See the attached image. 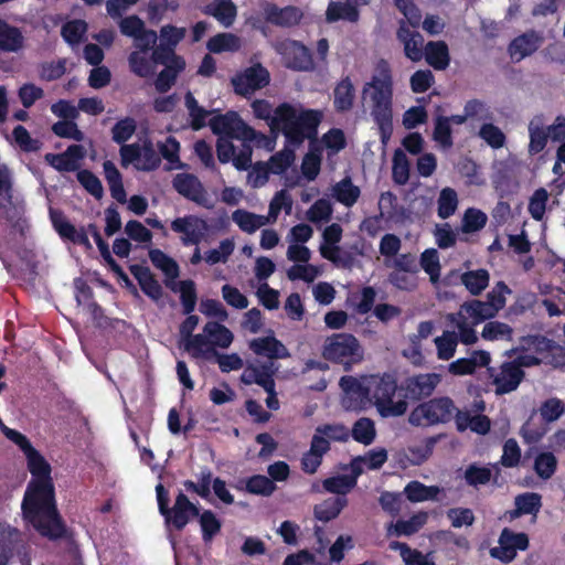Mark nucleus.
I'll use <instances>...</instances> for the list:
<instances>
[{
	"instance_id": "obj_1",
	"label": "nucleus",
	"mask_w": 565,
	"mask_h": 565,
	"mask_svg": "<svg viewBox=\"0 0 565 565\" xmlns=\"http://www.w3.org/2000/svg\"><path fill=\"white\" fill-rule=\"evenodd\" d=\"M24 519L42 535L51 540L65 534L58 513L53 480H30L22 500Z\"/></svg>"
},
{
	"instance_id": "obj_2",
	"label": "nucleus",
	"mask_w": 565,
	"mask_h": 565,
	"mask_svg": "<svg viewBox=\"0 0 565 565\" xmlns=\"http://www.w3.org/2000/svg\"><path fill=\"white\" fill-rule=\"evenodd\" d=\"M362 95L371 102V116L377 125L382 145L386 146L393 134V76L386 60L376 63L375 74L364 84Z\"/></svg>"
},
{
	"instance_id": "obj_3",
	"label": "nucleus",
	"mask_w": 565,
	"mask_h": 565,
	"mask_svg": "<svg viewBox=\"0 0 565 565\" xmlns=\"http://www.w3.org/2000/svg\"><path fill=\"white\" fill-rule=\"evenodd\" d=\"M320 121L319 110L306 109L298 115L292 105L282 103L275 108L269 127L271 131L281 130L290 143L298 146L317 134Z\"/></svg>"
},
{
	"instance_id": "obj_4",
	"label": "nucleus",
	"mask_w": 565,
	"mask_h": 565,
	"mask_svg": "<svg viewBox=\"0 0 565 565\" xmlns=\"http://www.w3.org/2000/svg\"><path fill=\"white\" fill-rule=\"evenodd\" d=\"M369 383L370 402L373 403L382 417L402 416L407 411V402L393 401L397 391V380L392 373L372 374L366 377Z\"/></svg>"
},
{
	"instance_id": "obj_5",
	"label": "nucleus",
	"mask_w": 565,
	"mask_h": 565,
	"mask_svg": "<svg viewBox=\"0 0 565 565\" xmlns=\"http://www.w3.org/2000/svg\"><path fill=\"white\" fill-rule=\"evenodd\" d=\"M457 406L449 396L431 397L415 406L409 415L408 423L414 427H433L452 422Z\"/></svg>"
},
{
	"instance_id": "obj_6",
	"label": "nucleus",
	"mask_w": 565,
	"mask_h": 565,
	"mask_svg": "<svg viewBox=\"0 0 565 565\" xmlns=\"http://www.w3.org/2000/svg\"><path fill=\"white\" fill-rule=\"evenodd\" d=\"M322 356L331 363L343 365L344 371H350L352 365L363 360V350L353 334L333 333L324 340Z\"/></svg>"
},
{
	"instance_id": "obj_7",
	"label": "nucleus",
	"mask_w": 565,
	"mask_h": 565,
	"mask_svg": "<svg viewBox=\"0 0 565 565\" xmlns=\"http://www.w3.org/2000/svg\"><path fill=\"white\" fill-rule=\"evenodd\" d=\"M269 82L270 74L260 63L244 68L231 78L234 93L242 97H249L256 90L266 87Z\"/></svg>"
},
{
	"instance_id": "obj_8",
	"label": "nucleus",
	"mask_w": 565,
	"mask_h": 565,
	"mask_svg": "<svg viewBox=\"0 0 565 565\" xmlns=\"http://www.w3.org/2000/svg\"><path fill=\"white\" fill-rule=\"evenodd\" d=\"M498 543V546L490 548V555L505 564L516 557L518 551H526L530 546V540L526 533H515L509 527H504L501 531Z\"/></svg>"
},
{
	"instance_id": "obj_9",
	"label": "nucleus",
	"mask_w": 565,
	"mask_h": 565,
	"mask_svg": "<svg viewBox=\"0 0 565 565\" xmlns=\"http://www.w3.org/2000/svg\"><path fill=\"white\" fill-rule=\"evenodd\" d=\"M440 382L441 375L438 373H418L407 376L399 390L404 392L405 399L418 402L430 397Z\"/></svg>"
},
{
	"instance_id": "obj_10",
	"label": "nucleus",
	"mask_w": 565,
	"mask_h": 565,
	"mask_svg": "<svg viewBox=\"0 0 565 565\" xmlns=\"http://www.w3.org/2000/svg\"><path fill=\"white\" fill-rule=\"evenodd\" d=\"M170 226L174 233L182 234L181 242L184 246H198L209 231L207 222L192 214L174 218Z\"/></svg>"
},
{
	"instance_id": "obj_11",
	"label": "nucleus",
	"mask_w": 565,
	"mask_h": 565,
	"mask_svg": "<svg viewBox=\"0 0 565 565\" xmlns=\"http://www.w3.org/2000/svg\"><path fill=\"white\" fill-rule=\"evenodd\" d=\"M173 189L183 198L200 206L210 209L207 192L200 179L192 173H178L172 180Z\"/></svg>"
},
{
	"instance_id": "obj_12",
	"label": "nucleus",
	"mask_w": 565,
	"mask_h": 565,
	"mask_svg": "<svg viewBox=\"0 0 565 565\" xmlns=\"http://www.w3.org/2000/svg\"><path fill=\"white\" fill-rule=\"evenodd\" d=\"M340 386L345 396L342 405L348 411H362L370 403L369 383H361L358 379L345 375L340 379Z\"/></svg>"
},
{
	"instance_id": "obj_13",
	"label": "nucleus",
	"mask_w": 565,
	"mask_h": 565,
	"mask_svg": "<svg viewBox=\"0 0 565 565\" xmlns=\"http://www.w3.org/2000/svg\"><path fill=\"white\" fill-rule=\"evenodd\" d=\"M263 10L267 23L285 29L297 26L303 18L302 10L296 6L279 8L275 3L265 2Z\"/></svg>"
},
{
	"instance_id": "obj_14",
	"label": "nucleus",
	"mask_w": 565,
	"mask_h": 565,
	"mask_svg": "<svg viewBox=\"0 0 565 565\" xmlns=\"http://www.w3.org/2000/svg\"><path fill=\"white\" fill-rule=\"evenodd\" d=\"M50 218L53 228L57 232L62 239L68 241L73 244L84 246L85 248H92V244L88 239L87 232L84 227L77 230L60 210L50 209Z\"/></svg>"
},
{
	"instance_id": "obj_15",
	"label": "nucleus",
	"mask_w": 565,
	"mask_h": 565,
	"mask_svg": "<svg viewBox=\"0 0 565 565\" xmlns=\"http://www.w3.org/2000/svg\"><path fill=\"white\" fill-rule=\"evenodd\" d=\"M209 126L218 138H235L239 140L246 122L236 111L228 110L225 114L213 116L209 121Z\"/></svg>"
},
{
	"instance_id": "obj_16",
	"label": "nucleus",
	"mask_w": 565,
	"mask_h": 565,
	"mask_svg": "<svg viewBox=\"0 0 565 565\" xmlns=\"http://www.w3.org/2000/svg\"><path fill=\"white\" fill-rule=\"evenodd\" d=\"M169 513L163 514L168 525H172L177 531H182L190 519L198 516L199 508L193 504L189 498L180 491L175 498L174 505L168 509Z\"/></svg>"
},
{
	"instance_id": "obj_17",
	"label": "nucleus",
	"mask_w": 565,
	"mask_h": 565,
	"mask_svg": "<svg viewBox=\"0 0 565 565\" xmlns=\"http://www.w3.org/2000/svg\"><path fill=\"white\" fill-rule=\"evenodd\" d=\"M396 39L404 46L405 56L412 62H419L424 57V36L416 30H412L404 20H399Z\"/></svg>"
},
{
	"instance_id": "obj_18",
	"label": "nucleus",
	"mask_w": 565,
	"mask_h": 565,
	"mask_svg": "<svg viewBox=\"0 0 565 565\" xmlns=\"http://www.w3.org/2000/svg\"><path fill=\"white\" fill-rule=\"evenodd\" d=\"M544 38L541 33L530 30L514 38L509 44L508 52L514 62L532 55L542 45Z\"/></svg>"
},
{
	"instance_id": "obj_19",
	"label": "nucleus",
	"mask_w": 565,
	"mask_h": 565,
	"mask_svg": "<svg viewBox=\"0 0 565 565\" xmlns=\"http://www.w3.org/2000/svg\"><path fill=\"white\" fill-rule=\"evenodd\" d=\"M84 157L85 149L82 145H71L62 153H46L44 159L60 172H73L78 169V161Z\"/></svg>"
},
{
	"instance_id": "obj_20",
	"label": "nucleus",
	"mask_w": 565,
	"mask_h": 565,
	"mask_svg": "<svg viewBox=\"0 0 565 565\" xmlns=\"http://www.w3.org/2000/svg\"><path fill=\"white\" fill-rule=\"evenodd\" d=\"M525 373L513 361L503 362L500 372L494 376L493 384L498 394H508L518 388Z\"/></svg>"
},
{
	"instance_id": "obj_21",
	"label": "nucleus",
	"mask_w": 565,
	"mask_h": 565,
	"mask_svg": "<svg viewBox=\"0 0 565 565\" xmlns=\"http://www.w3.org/2000/svg\"><path fill=\"white\" fill-rule=\"evenodd\" d=\"M130 274L138 281L141 291L153 301H159L163 289L149 267L134 264L129 266Z\"/></svg>"
},
{
	"instance_id": "obj_22",
	"label": "nucleus",
	"mask_w": 565,
	"mask_h": 565,
	"mask_svg": "<svg viewBox=\"0 0 565 565\" xmlns=\"http://www.w3.org/2000/svg\"><path fill=\"white\" fill-rule=\"evenodd\" d=\"M148 255L152 265L164 274V285L173 292H177V282L174 280L180 275L178 263L159 248H151Z\"/></svg>"
},
{
	"instance_id": "obj_23",
	"label": "nucleus",
	"mask_w": 565,
	"mask_h": 565,
	"mask_svg": "<svg viewBox=\"0 0 565 565\" xmlns=\"http://www.w3.org/2000/svg\"><path fill=\"white\" fill-rule=\"evenodd\" d=\"M248 347L256 355L269 360L286 359L290 355L287 348L274 335L255 338L249 341Z\"/></svg>"
},
{
	"instance_id": "obj_24",
	"label": "nucleus",
	"mask_w": 565,
	"mask_h": 565,
	"mask_svg": "<svg viewBox=\"0 0 565 565\" xmlns=\"http://www.w3.org/2000/svg\"><path fill=\"white\" fill-rule=\"evenodd\" d=\"M201 11L205 15L213 17L224 28H231L237 17V7L233 0L212 1Z\"/></svg>"
},
{
	"instance_id": "obj_25",
	"label": "nucleus",
	"mask_w": 565,
	"mask_h": 565,
	"mask_svg": "<svg viewBox=\"0 0 565 565\" xmlns=\"http://www.w3.org/2000/svg\"><path fill=\"white\" fill-rule=\"evenodd\" d=\"M234 488L237 491L254 495L270 497L277 489L276 484L267 476L253 475L237 480Z\"/></svg>"
},
{
	"instance_id": "obj_26",
	"label": "nucleus",
	"mask_w": 565,
	"mask_h": 565,
	"mask_svg": "<svg viewBox=\"0 0 565 565\" xmlns=\"http://www.w3.org/2000/svg\"><path fill=\"white\" fill-rule=\"evenodd\" d=\"M275 372L274 363L265 362L260 366H248L242 374L241 380L246 385L255 383L264 390H271V385H275Z\"/></svg>"
},
{
	"instance_id": "obj_27",
	"label": "nucleus",
	"mask_w": 565,
	"mask_h": 565,
	"mask_svg": "<svg viewBox=\"0 0 565 565\" xmlns=\"http://www.w3.org/2000/svg\"><path fill=\"white\" fill-rule=\"evenodd\" d=\"M355 88L349 75L341 78L333 89V107L337 113H347L353 108Z\"/></svg>"
},
{
	"instance_id": "obj_28",
	"label": "nucleus",
	"mask_w": 565,
	"mask_h": 565,
	"mask_svg": "<svg viewBox=\"0 0 565 565\" xmlns=\"http://www.w3.org/2000/svg\"><path fill=\"white\" fill-rule=\"evenodd\" d=\"M21 541V532L18 529L0 522V565L9 564Z\"/></svg>"
},
{
	"instance_id": "obj_29",
	"label": "nucleus",
	"mask_w": 565,
	"mask_h": 565,
	"mask_svg": "<svg viewBox=\"0 0 565 565\" xmlns=\"http://www.w3.org/2000/svg\"><path fill=\"white\" fill-rule=\"evenodd\" d=\"M424 57L436 71H444L450 64L449 49L445 41H429L425 45Z\"/></svg>"
},
{
	"instance_id": "obj_30",
	"label": "nucleus",
	"mask_w": 565,
	"mask_h": 565,
	"mask_svg": "<svg viewBox=\"0 0 565 565\" xmlns=\"http://www.w3.org/2000/svg\"><path fill=\"white\" fill-rule=\"evenodd\" d=\"M24 456L28 470L32 476L31 480H53L51 465L39 450L32 446L24 452Z\"/></svg>"
},
{
	"instance_id": "obj_31",
	"label": "nucleus",
	"mask_w": 565,
	"mask_h": 565,
	"mask_svg": "<svg viewBox=\"0 0 565 565\" xmlns=\"http://www.w3.org/2000/svg\"><path fill=\"white\" fill-rule=\"evenodd\" d=\"M426 514L418 513L412 515L408 520H397L395 523L391 522L386 529L387 536H412L417 533L426 523Z\"/></svg>"
},
{
	"instance_id": "obj_32",
	"label": "nucleus",
	"mask_w": 565,
	"mask_h": 565,
	"mask_svg": "<svg viewBox=\"0 0 565 565\" xmlns=\"http://www.w3.org/2000/svg\"><path fill=\"white\" fill-rule=\"evenodd\" d=\"M345 497L328 498L313 508L315 518L321 522H329L335 519L347 507Z\"/></svg>"
},
{
	"instance_id": "obj_33",
	"label": "nucleus",
	"mask_w": 565,
	"mask_h": 565,
	"mask_svg": "<svg viewBox=\"0 0 565 565\" xmlns=\"http://www.w3.org/2000/svg\"><path fill=\"white\" fill-rule=\"evenodd\" d=\"M22 45L23 35L20 29L0 19V50L4 52H17Z\"/></svg>"
},
{
	"instance_id": "obj_34",
	"label": "nucleus",
	"mask_w": 565,
	"mask_h": 565,
	"mask_svg": "<svg viewBox=\"0 0 565 565\" xmlns=\"http://www.w3.org/2000/svg\"><path fill=\"white\" fill-rule=\"evenodd\" d=\"M332 191L334 199L348 207L353 206L361 195L360 188L353 184L350 177H345L335 183Z\"/></svg>"
},
{
	"instance_id": "obj_35",
	"label": "nucleus",
	"mask_w": 565,
	"mask_h": 565,
	"mask_svg": "<svg viewBox=\"0 0 565 565\" xmlns=\"http://www.w3.org/2000/svg\"><path fill=\"white\" fill-rule=\"evenodd\" d=\"M360 18L358 8L349 2L331 1L326 11V20L328 22H337L345 20L349 22H356Z\"/></svg>"
},
{
	"instance_id": "obj_36",
	"label": "nucleus",
	"mask_w": 565,
	"mask_h": 565,
	"mask_svg": "<svg viewBox=\"0 0 565 565\" xmlns=\"http://www.w3.org/2000/svg\"><path fill=\"white\" fill-rule=\"evenodd\" d=\"M185 68L183 58H175L174 65H166L157 75L154 87L159 93H167L175 83L179 73Z\"/></svg>"
},
{
	"instance_id": "obj_37",
	"label": "nucleus",
	"mask_w": 565,
	"mask_h": 565,
	"mask_svg": "<svg viewBox=\"0 0 565 565\" xmlns=\"http://www.w3.org/2000/svg\"><path fill=\"white\" fill-rule=\"evenodd\" d=\"M390 548L392 551H399V555L405 565H436L435 562L429 558L430 554L425 555L418 550H413L404 542L392 541Z\"/></svg>"
},
{
	"instance_id": "obj_38",
	"label": "nucleus",
	"mask_w": 565,
	"mask_h": 565,
	"mask_svg": "<svg viewBox=\"0 0 565 565\" xmlns=\"http://www.w3.org/2000/svg\"><path fill=\"white\" fill-rule=\"evenodd\" d=\"M184 344L185 351H188L193 358H204L210 360L213 355H217V351L213 348L207 339V335L194 334L186 338Z\"/></svg>"
},
{
	"instance_id": "obj_39",
	"label": "nucleus",
	"mask_w": 565,
	"mask_h": 565,
	"mask_svg": "<svg viewBox=\"0 0 565 565\" xmlns=\"http://www.w3.org/2000/svg\"><path fill=\"white\" fill-rule=\"evenodd\" d=\"M232 220L243 232L248 234H253L268 222L266 216L258 215L242 209L233 212Z\"/></svg>"
},
{
	"instance_id": "obj_40",
	"label": "nucleus",
	"mask_w": 565,
	"mask_h": 565,
	"mask_svg": "<svg viewBox=\"0 0 565 565\" xmlns=\"http://www.w3.org/2000/svg\"><path fill=\"white\" fill-rule=\"evenodd\" d=\"M552 339L543 334H527L520 338L519 345L511 350V352H529L533 351L539 355H545V352L551 348Z\"/></svg>"
},
{
	"instance_id": "obj_41",
	"label": "nucleus",
	"mask_w": 565,
	"mask_h": 565,
	"mask_svg": "<svg viewBox=\"0 0 565 565\" xmlns=\"http://www.w3.org/2000/svg\"><path fill=\"white\" fill-rule=\"evenodd\" d=\"M204 333L211 338V345L227 349L233 342L232 331L220 322H207L203 328Z\"/></svg>"
},
{
	"instance_id": "obj_42",
	"label": "nucleus",
	"mask_w": 565,
	"mask_h": 565,
	"mask_svg": "<svg viewBox=\"0 0 565 565\" xmlns=\"http://www.w3.org/2000/svg\"><path fill=\"white\" fill-rule=\"evenodd\" d=\"M489 279L487 269L468 270L461 275L462 285L473 296L480 295L488 287Z\"/></svg>"
},
{
	"instance_id": "obj_43",
	"label": "nucleus",
	"mask_w": 565,
	"mask_h": 565,
	"mask_svg": "<svg viewBox=\"0 0 565 565\" xmlns=\"http://www.w3.org/2000/svg\"><path fill=\"white\" fill-rule=\"evenodd\" d=\"M529 153L534 156L542 152L548 140V134H546L545 128L542 125V120L540 118L532 119L529 124Z\"/></svg>"
},
{
	"instance_id": "obj_44",
	"label": "nucleus",
	"mask_w": 565,
	"mask_h": 565,
	"mask_svg": "<svg viewBox=\"0 0 565 565\" xmlns=\"http://www.w3.org/2000/svg\"><path fill=\"white\" fill-rule=\"evenodd\" d=\"M184 100L191 119V128L195 131L204 128L206 125V118L211 113L199 105L191 92L185 94Z\"/></svg>"
},
{
	"instance_id": "obj_45",
	"label": "nucleus",
	"mask_w": 565,
	"mask_h": 565,
	"mask_svg": "<svg viewBox=\"0 0 565 565\" xmlns=\"http://www.w3.org/2000/svg\"><path fill=\"white\" fill-rule=\"evenodd\" d=\"M206 47L215 54L234 52L239 49V39L233 33H218L207 41Z\"/></svg>"
},
{
	"instance_id": "obj_46",
	"label": "nucleus",
	"mask_w": 565,
	"mask_h": 565,
	"mask_svg": "<svg viewBox=\"0 0 565 565\" xmlns=\"http://www.w3.org/2000/svg\"><path fill=\"white\" fill-rule=\"evenodd\" d=\"M141 159L139 164H136V169L145 172L157 170L161 164V157L154 149V146L150 139H146L140 145Z\"/></svg>"
},
{
	"instance_id": "obj_47",
	"label": "nucleus",
	"mask_w": 565,
	"mask_h": 565,
	"mask_svg": "<svg viewBox=\"0 0 565 565\" xmlns=\"http://www.w3.org/2000/svg\"><path fill=\"white\" fill-rule=\"evenodd\" d=\"M177 291L180 292V301L183 308V313H192L198 301L195 282L192 279L181 280L177 282Z\"/></svg>"
},
{
	"instance_id": "obj_48",
	"label": "nucleus",
	"mask_w": 565,
	"mask_h": 565,
	"mask_svg": "<svg viewBox=\"0 0 565 565\" xmlns=\"http://www.w3.org/2000/svg\"><path fill=\"white\" fill-rule=\"evenodd\" d=\"M463 309L467 315L473 319L476 324L491 319L497 315L495 308L491 303L477 299L466 302Z\"/></svg>"
},
{
	"instance_id": "obj_49",
	"label": "nucleus",
	"mask_w": 565,
	"mask_h": 565,
	"mask_svg": "<svg viewBox=\"0 0 565 565\" xmlns=\"http://www.w3.org/2000/svg\"><path fill=\"white\" fill-rule=\"evenodd\" d=\"M437 213L443 220L455 214L458 207V195L452 188H444L437 200Z\"/></svg>"
},
{
	"instance_id": "obj_50",
	"label": "nucleus",
	"mask_w": 565,
	"mask_h": 565,
	"mask_svg": "<svg viewBox=\"0 0 565 565\" xmlns=\"http://www.w3.org/2000/svg\"><path fill=\"white\" fill-rule=\"evenodd\" d=\"M355 484V478L347 475L329 477L322 482L323 489L327 492L339 494V497H344Z\"/></svg>"
},
{
	"instance_id": "obj_51",
	"label": "nucleus",
	"mask_w": 565,
	"mask_h": 565,
	"mask_svg": "<svg viewBox=\"0 0 565 565\" xmlns=\"http://www.w3.org/2000/svg\"><path fill=\"white\" fill-rule=\"evenodd\" d=\"M392 178L398 185H404L409 180V161L402 149H396L394 151Z\"/></svg>"
},
{
	"instance_id": "obj_52",
	"label": "nucleus",
	"mask_w": 565,
	"mask_h": 565,
	"mask_svg": "<svg viewBox=\"0 0 565 565\" xmlns=\"http://www.w3.org/2000/svg\"><path fill=\"white\" fill-rule=\"evenodd\" d=\"M376 436L374 422L367 417L358 419L352 427V437L365 446L371 445Z\"/></svg>"
},
{
	"instance_id": "obj_53",
	"label": "nucleus",
	"mask_w": 565,
	"mask_h": 565,
	"mask_svg": "<svg viewBox=\"0 0 565 565\" xmlns=\"http://www.w3.org/2000/svg\"><path fill=\"white\" fill-rule=\"evenodd\" d=\"M137 122L132 117L119 119L111 128V139L118 145L126 143L136 132Z\"/></svg>"
},
{
	"instance_id": "obj_54",
	"label": "nucleus",
	"mask_w": 565,
	"mask_h": 565,
	"mask_svg": "<svg viewBox=\"0 0 565 565\" xmlns=\"http://www.w3.org/2000/svg\"><path fill=\"white\" fill-rule=\"evenodd\" d=\"M87 31V24L84 20L67 21L62 25L61 35L70 45L79 44Z\"/></svg>"
},
{
	"instance_id": "obj_55",
	"label": "nucleus",
	"mask_w": 565,
	"mask_h": 565,
	"mask_svg": "<svg viewBox=\"0 0 565 565\" xmlns=\"http://www.w3.org/2000/svg\"><path fill=\"white\" fill-rule=\"evenodd\" d=\"M488 221V216L481 210L469 207L465 211L461 230L463 233H475L482 230Z\"/></svg>"
},
{
	"instance_id": "obj_56",
	"label": "nucleus",
	"mask_w": 565,
	"mask_h": 565,
	"mask_svg": "<svg viewBox=\"0 0 565 565\" xmlns=\"http://www.w3.org/2000/svg\"><path fill=\"white\" fill-rule=\"evenodd\" d=\"M557 469V459L550 452H541L534 460V471L536 475L544 480L550 479Z\"/></svg>"
},
{
	"instance_id": "obj_57",
	"label": "nucleus",
	"mask_w": 565,
	"mask_h": 565,
	"mask_svg": "<svg viewBox=\"0 0 565 565\" xmlns=\"http://www.w3.org/2000/svg\"><path fill=\"white\" fill-rule=\"evenodd\" d=\"M202 539L205 543L211 542L220 533L222 523L211 510H204L200 515Z\"/></svg>"
},
{
	"instance_id": "obj_58",
	"label": "nucleus",
	"mask_w": 565,
	"mask_h": 565,
	"mask_svg": "<svg viewBox=\"0 0 565 565\" xmlns=\"http://www.w3.org/2000/svg\"><path fill=\"white\" fill-rule=\"evenodd\" d=\"M294 161L295 151L289 148H284L282 150L273 154L266 164L271 170L273 174H281L287 171Z\"/></svg>"
},
{
	"instance_id": "obj_59",
	"label": "nucleus",
	"mask_w": 565,
	"mask_h": 565,
	"mask_svg": "<svg viewBox=\"0 0 565 565\" xmlns=\"http://www.w3.org/2000/svg\"><path fill=\"white\" fill-rule=\"evenodd\" d=\"M12 136L15 143L24 152H36L42 147V142L39 139H33L28 129L22 125L14 127Z\"/></svg>"
},
{
	"instance_id": "obj_60",
	"label": "nucleus",
	"mask_w": 565,
	"mask_h": 565,
	"mask_svg": "<svg viewBox=\"0 0 565 565\" xmlns=\"http://www.w3.org/2000/svg\"><path fill=\"white\" fill-rule=\"evenodd\" d=\"M321 167V151L320 149H310L302 159L301 171L305 178L309 181L316 180L320 172Z\"/></svg>"
},
{
	"instance_id": "obj_61",
	"label": "nucleus",
	"mask_w": 565,
	"mask_h": 565,
	"mask_svg": "<svg viewBox=\"0 0 565 565\" xmlns=\"http://www.w3.org/2000/svg\"><path fill=\"white\" fill-rule=\"evenodd\" d=\"M77 181L95 199L100 200L104 195V189L100 180L87 169L77 172Z\"/></svg>"
},
{
	"instance_id": "obj_62",
	"label": "nucleus",
	"mask_w": 565,
	"mask_h": 565,
	"mask_svg": "<svg viewBox=\"0 0 565 565\" xmlns=\"http://www.w3.org/2000/svg\"><path fill=\"white\" fill-rule=\"evenodd\" d=\"M458 339L456 333L445 331L443 335L435 339L437 355L440 360H449L456 352Z\"/></svg>"
},
{
	"instance_id": "obj_63",
	"label": "nucleus",
	"mask_w": 565,
	"mask_h": 565,
	"mask_svg": "<svg viewBox=\"0 0 565 565\" xmlns=\"http://www.w3.org/2000/svg\"><path fill=\"white\" fill-rule=\"evenodd\" d=\"M513 329L504 322L489 321L484 324L481 337L488 341H494L499 339L511 340Z\"/></svg>"
},
{
	"instance_id": "obj_64",
	"label": "nucleus",
	"mask_w": 565,
	"mask_h": 565,
	"mask_svg": "<svg viewBox=\"0 0 565 565\" xmlns=\"http://www.w3.org/2000/svg\"><path fill=\"white\" fill-rule=\"evenodd\" d=\"M479 137L493 149L502 148L507 140L503 131L491 122L483 124L480 127Z\"/></svg>"
}]
</instances>
